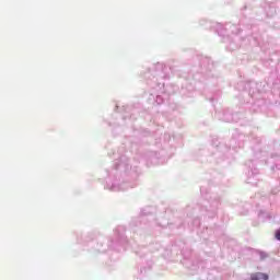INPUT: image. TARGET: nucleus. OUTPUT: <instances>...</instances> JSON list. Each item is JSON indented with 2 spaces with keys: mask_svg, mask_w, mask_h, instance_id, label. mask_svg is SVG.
Here are the masks:
<instances>
[{
  "mask_svg": "<svg viewBox=\"0 0 280 280\" xmlns=\"http://www.w3.org/2000/svg\"><path fill=\"white\" fill-rule=\"evenodd\" d=\"M260 257H261V259H266V254L261 253Z\"/></svg>",
  "mask_w": 280,
  "mask_h": 280,
  "instance_id": "obj_4",
  "label": "nucleus"
},
{
  "mask_svg": "<svg viewBox=\"0 0 280 280\" xmlns=\"http://www.w3.org/2000/svg\"><path fill=\"white\" fill-rule=\"evenodd\" d=\"M276 240H279V242H280V230H278V231L276 232Z\"/></svg>",
  "mask_w": 280,
  "mask_h": 280,
  "instance_id": "obj_3",
  "label": "nucleus"
},
{
  "mask_svg": "<svg viewBox=\"0 0 280 280\" xmlns=\"http://www.w3.org/2000/svg\"><path fill=\"white\" fill-rule=\"evenodd\" d=\"M252 280H261V278H259V272L252 275Z\"/></svg>",
  "mask_w": 280,
  "mask_h": 280,
  "instance_id": "obj_2",
  "label": "nucleus"
},
{
  "mask_svg": "<svg viewBox=\"0 0 280 280\" xmlns=\"http://www.w3.org/2000/svg\"><path fill=\"white\" fill-rule=\"evenodd\" d=\"M258 279L268 280V275L258 272Z\"/></svg>",
  "mask_w": 280,
  "mask_h": 280,
  "instance_id": "obj_1",
  "label": "nucleus"
}]
</instances>
